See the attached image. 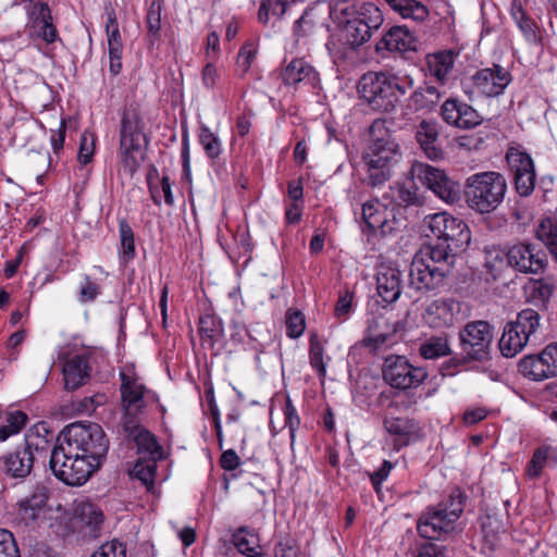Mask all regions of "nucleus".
<instances>
[{
    "mask_svg": "<svg viewBox=\"0 0 557 557\" xmlns=\"http://www.w3.org/2000/svg\"><path fill=\"white\" fill-rule=\"evenodd\" d=\"M461 248H451L445 242L435 240L421 249L414 257L409 270V284L418 292H430L444 285L450 273L455 256Z\"/></svg>",
    "mask_w": 557,
    "mask_h": 557,
    "instance_id": "1",
    "label": "nucleus"
},
{
    "mask_svg": "<svg viewBox=\"0 0 557 557\" xmlns=\"http://www.w3.org/2000/svg\"><path fill=\"white\" fill-rule=\"evenodd\" d=\"M370 141L363 154L367 182L375 187L391 177V169L400 157V147L386 121L376 119L370 126Z\"/></svg>",
    "mask_w": 557,
    "mask_h": 557,
    "instance_id": "2",
    "label": "nucleus"
},
{
    "mask_svg": "<svg viewBox=\"0 0 557 557\" xmlns=\"http://www.w3.org/2000/svg\"><path fill=\"white\" fill-rule=\"evenodd\" d=\"M412 88V79L388 72H368L358 83L360 97L375 111H393L401 96Z\"/></svg>",
    "mask_w": 557,
    "mask_h": 557,
    "instance_id": "3",
    "label": "nucleus"
},
{
    "mask_svg": "<svg viewBox=\"0 0 557 557\" xmlns=\"http://www.w3.org/2000/svg\"><path fill=\"white\" fill-rule=\"evenodd\" d=\"M507 181L496 171L471 174L465 180L463 194L470 209L485 214L496 210L505 199Z\"/></svg>",
    "mask_w": 557,
    "mask_h": 557,
    "instance_id": "4",
    "label": "nucleus"
},
{
    "mask_svg": "<svg viewBox=\"0 0 557 557\" xmlns=\"http://www.w3.org/2000/svg\"><path fill=\"white\" fill-rule=\"evenodd\" d=\"M465 495L459 488L453 490L448 498L430 506L420 516L417 524L419 534L429 540H440L455 530L463 511Z\"/></svg>",
    "mask_w": 557,
    "mask_h": 557,
    "instance_id": "5",
    "label": "nucleus"
},
{
    "mask_svg": "<svg viewBox=\"0 0 557 557\" xmlns=\"http://www.w3.org/2000/svg\"><path fill=\"white\" fill-rule=\"evenodd\" d=\"M61 443L67 446L69 454H79L95 470L100 468L109 449V441L97 423L71 424L66 428Z\"/></svg>",
    "mask_w": 557,
    "mask_h": 557,
    "instance_id": "6",
    "label": "nucleus"
},
{
    "mask_svg": "<svg viewBox=\"0 0 557 557\" xmlns=\"http://www.w3.org/2000/svg\"><path fill=\"white\" fill-rule=\"evenodd\" d=\"M147 146L145 123L135 110H125L120 123L119 154L125 171L133 174L140 166Z\"/></svg>",
    "mask_w": 557,
    "mask_h": 557,
    "instance_id": "7",
    "label": "nucleus"
},
{
    "mask_svg": "<svg viewBox=\"0 0 557 557\" xmlns=\"http://www.w3.org/2000/svg\"><path fill=\"white\" fill-rule=\"evenodd\" d=\"M67 446L60 442L50 453L52 473L67 485H83L96 471L79 454H69Z\"/></svg>",
    "mask_w": 557,
    "mask_h": 557,
    "instance_id": "8",
    "label": "nucleus"
},
{
    "mask_svg": "<svg viewBox=\"0 0 557 557\" xmlns=\"http://www.w3.org/2000/svg\"><path fill=\"white\" fill-rule=\"evenodd\" d=\"M512 77L508 70L494 64L476 71L473 75L461 82L462 90L470 100L481 97H496L504 92Z\"/></svg>",
    "mask_w": 557,
    "mask_h": 557,
    "instance_id": "9",
    "label": "nucleus"
},
{
    "mask_svg": "<svg viewBox=\"0 0 557 557\" xmlns=\"http://www.w3.org/2000/svg\"><path fill=\"white\" fill-rule=\"evenodd\" d=\"M465 361H484L490 358L493 327L487 321L468 322L459 332Z\"/></svg>",
    "mask_w": 557,
    "mask_h": 557,
    "instance_id": "10",
    "label": "nucleus"
},
{
    "mask_svg": "<svg viewBox=\"0 0 557 557\" xmlns=\"http://www.w3.org/2000/svg\"><path fill=\"white\" fill-rule=\"evenodd\" d=\"M428 377L423 367H417L404 356H393L385 360L383 379L394 388H417Z\"/></svg>",
    "mask_w": 557,
    "mask_h": 557,
    "instance_id": "11",
    "label": "nucleus"
},
{
    "mask_svg": "<svg viewBox=\"0 0 557 557\" xmlns=\"http://www.w3.org/2000/svg\"><path fill=\"white\" fill-rule=\"evenodd\" d=\"M410 172L413 178L418 180L445 202L454 203L458 200V184L451 181L443 170L426 163L416 162L412 164Z\"/></svg>",
    "mask_w": 557,
    "mask_h": 557,
    "instance_id": "12",
    "label": "nucleus"
},
{
    "mask_svg": "<svg viewBox=\"0 0 557 557\" xmlns=\"http://www.w3.org/2000/svg\"><path fill=\"white\" fill-rule=\"evenodd\" d=\"M428 226L435 240L445 242L451 248H463L470 243V231L468 225L446 213L440 212L429 216Z\"/></svg>",
    "mask_w": 557,
    "mask_h": 557,
    "instance_id": "13",
    "label": "nucleus"
},
{
    "mask_svg": "<svg viewBox=\"0 0 557 557\" xmlns=\"http://www.w3.org/2000/svg\"><path fill=\"white\" fill-rule=\"evenodd\" d=\"M48 442L40 436H28L24 445L15 448L14 451L3 457L4 472L16 479L26 478L34 466L36 455H42Z\"/></svg>",
    "mask_w": 557,
    "mask_h": 557,
    "instance_id": "14",
    "label": "nucleus"
},
{
    "mask_svg": "<svg viewBox=\"0 0 557 557\" xmlns=\"http://www.w3.org/2000/svg\"><path fill=\"white\" fill-rule=\"evenodd\" d=\"M25 10L28 16L26 28L32 40L41 39L47 45L60 40L48 3L40 0H29V5H25Z\"/></svg>",
    "mask_w": 557,
    "mask_h": 557,
    "instance_id": "15",
    "label": "nucleus"
},
{
    "mask_svg": "<svg viewBox=\"0 0 557 557\" xmlns=\"http://www.w3.org/2000/svg\"><path fill=\"white\" fill-rule=\"evenodd\" d=\"M120 379L122 407L125 411L122 422L128 417L131 419H136V416L140 413L150 401H159L158 395L154 392L147 389L137 377L129 376L124 372H121Z\"/></svg>",
    "mask_w": 557,
    "mask_h": 557,
    "instance_id": "16",
    "label": "nucleus"
},
{
    "mask_svg": "<svg viewBox=\"0 0 557 557\" xmlns=\"http://www.w3.org/2000/svg\"><path fill=\"white\" fill-rule=\"evenodd\" d=\"M507 262L516 271L524 274H539L547 265L545 252L534 244L520 243L507 251Z\"/></svg>",
    "mask_w": 557,
    "mask_h": 557,
    "instance_id": "17",
    "label": "nucleus"
},
{
    "mask_svg": "<svg viewBox=\"0 0 557 557\" xmlns=\"http://www.w3.org/2000/svg\"><path fill=\"white\" fill-rule=\"evenodd\" d=\"M461 307L454 298H438L425 307L422 319L433 329L450 327L458 321Z\"/></svg>",
    "mask_w": 557,
    "mask_h": 557,
    "instance_id": "18",
    "label": "nucleus"
},
{
    "mask_svg": "<svg viewBox=\"0 0 557 557\" xmlns=\"http://www.w3.org/2000/svg\"><path fill=\"white\" fill-rule=\"evenodd\" d=\"M123 430L135 442L141 458H162V448L153 434L141 428L136 419H124Z\"/></svg>",
    "mask_w": 557,
    "mask_h": 557,
    "instance_id": "19",
    "label": "nucleus"
},
{
    "mask_svg": "<svg viewBox=\"0 0 557 557\" xmlns=\"http://www.w3.org/2000/svg\"><path fill=\"white\" fill-rule=\"evenodd\" d=\"M362 219L367 227L385 236L394 231L395 218L379 200L367 201L362 205Z\"/></svg>",
    "mask_w": 557,
    "mask_h": 557,
    "instance_id": "20",
    "label": "nucleus"
},
{
    "mask_svg": "<svg viewBox=\"0 0 557 557\" xmlns=\"http://www.w3.org/2000/svg\"><path fill=\"white\" fill-rule=\"evenodd\" d=\"M376 51L406 52L416 49V37L406 26H393L376 42Z\"/></svg>",
    "mask_w": 557,
    "mask_h": 557,
    "instance_id": "21",
    "label": "nucleus"
},
{
    "mask_svg": "<svg viewBox=\"0 0 557 557\" xmlns=\"http://www.w3.org/2000/svg\"><path fill=\"white\" fill-rule=\"evenodd\" d=\"M49 493L45 486L36 487L29 497L20 502L17 511L20 519L26 525L38 520L45 513Z\"/></svg>",
    "mask_w": 557,
    "mask_h": 557,
    "instance_id": "22",
    "label": "nucleus"
},
{
    "mask_svg": "<svg viewBox=\"0 0 557 557\" xmlns=\"http://www.w3.org/2000/svg\"><path fill=\"white\" fill-rule=\"evenodd\" d=\"M64 388L75 391L89 379L90 367L85 356H74L63 366Z\"/></svg>",
    "mask_w": 557,
    "mask_h": 557,
    "instance_id": "23",
    "label": "nucleus"
},
{
    "mask_svg": "<svg viewBox=\"0 0 557 557\" xmlns=\"http://www.w3.org/2000/svg\"><path fill=\"white\" fill-rule=\"evenodd\" d=\"M416 139L429 159L438 160L443 158V150L437 145L438 126L436 122L422 121L417 127Z\"/></svg>",
    "mask_w": 557,
    "mask_h": 557,
    "instance_id": "24",
    "label": "nucleus"
},
{
    "mask_svg": "<svg viewBox=\"0 0 557 557\" xmlns=\"http://www.w3.org/2000/svg\"><path fill=\"white\" fill-rule=\"evenodd\" d=\"M457 53L453 50L438 51L426 55L428 71L431 77L444 85L454 69Z\"/></svg>",
    "mask_w": 557,
    "mask_h": 557,
    "instance_id": "25",
    "label": "nucleus"
},
{
    "mask_svg": "<svg viewBox=\"0 0 557 557\" xmlns=\"http://www.w3.org/2000/svg\"><path fill=\"white\" fill-rule=\"evenodd\" d=\"M283 82L287 86L300 84H313L317 81V72L302 59L293 60L281 73Z\"/></svg>",
    "mask_w": 557,
    "mask_h": 557,
    "instance_id": "26",
    "label": "nucleus"
},
{
    "mask_svg": "<svg viewBox=\"0 0 557 557\" xmlns=\"http://www.w3.org/2000/svg\"><path fill=\"white\" fill-rule=\"evenodd\" d=\"M510 15L529 44L537 45L541 42L539 26L528 16L520 0L511 2Z\"/></svg>",
    "mask_w": 557,
    "mask_h": 557,
    "instance_id": "27",
    "label": "nucleus"
},
{
    "mask_svg": "<svg viewBox=\"0 0 557 557\" xmlns=\"http://www.w3.org/2000/svg\"><path fill=\"white\" fill-rule=\"evenodd\" d=\"M377 293L385 302L396 301L401 293L400 272L396 269H387L380 272L376 278Z\"/></svg>",
    "mask_w": 557,
    "mask_h": 557,
    "instance_id": "28",
    "label": "nucleus"
},
{
    "mask_svg": "<svg viewBox=\"0 0 557 557\" xmlns=\"http://www.w3.org/2000/svg\"><path fill=\"white\" fill-rule=\"evenodd\" d=\"M529 343V339L521 334L511 322L504 326L498 346L502 355L506 358H512L518 355Z\"/></svg>",
    "mask_w": 557,
    "mask_h": 557,
    "instance_id": "29",
    "label": "nucleus"
},
{
    "mask_svg": "<svg viewBox=\"0 0 557 557\" xmlns=\"http://www.w3.org/2000/svg\"><path fill=\"white\" fill-rule=\"evenodd\" d=\"M342 13L346 16V20L343 21V32L347 44L350 46H360L371 38L374 29L351 17L349 8L342 9Z\"/></svg>",
    "mask_w": 557,
    "mask_h": 557,
    "instance_id": "30",
    "label": "nucleus"
},
{
    "mask_svg": "<svg viewBox=\"0 0 557 557\" xmlns=\"http://www.w3.org/2000/svg\"><path fill=\"white\" fill-rule=\"evenodd\" d=\"M554 290V284L547 278L530 280L524 286L527 300L542 309L546 308Z\"/></svg>",
    "mask_w": 557,
    "mask_h": 557,
    "instance_id": "31",
    "label": "nucleus"
},
{
    "mask_svg": "<svg viewBox=\"0 0 557 557\" xmlns=\"http://www.w3.org/2000/svg\"><path fill=\"white\" fill-rule=\"evenodd\" d=\"M392 10L404 18L423 22L429 16V9L418 0H385Z\"/></svg>",
    "mask_w": 557,
    "mask_h": 557,
    "instance_id": "32",
    "label": "nucleus"
},
{
    "mask_svg": "<svg viewBox=\"0 0 557 557\" xmlns=\"http://www.w3.org/2000/svg\"><path fill=\"white\" fill-rule=\"evenodd\" d=\"M232 541L240 554L248 557H262L258 550L260 548L259 537L253 531L247 528H239L233 534Z\"/></svg>",
    "mask_w": 557,
    "mask_h": 557,
    "instance_id": "33",
    "label": "nucleus"
},
{
    "mask_svg": "<svg viewBox=\"0 0 557 557\" xmlns=\"http://www.w3.org/2000/svg\"><path fill=\"white\" fill-rule=\"evenodd\" d=\"M350 16L360 21L366 26L377 30L383 24L384 17L381 10L373 3L367 2L359 7L349 8Z\"/></svg>",
    "mask_w": 557,
    "mask_h": 557,
    "instance_id": "34",
    "label": "nucleus"
},
{
    "mask_svg": "<svg viewBox=\"0 0 557 557\" xmlns=\"http://www.w3.org/2000/svg\"><path fill=\"white\" fill-rule=\"evenodd\" d=\"M519 372L525 377H530L534 381H543L552 377L548 374L544 360L541 355H529L523 357L518 364Z\"/></svg>",
    "mask_w": 557,
    "mask_h": 557,
    "instance_id": "35",
    "label": "nucleus"
},
{
    "mask_svg": "<svg viewBox=\"0 0 557 557\" xmlns=\"http://www.w3.org/2000/svg\"><path fill=\"white\" fill-rule=\"evenodd\" d=\"M536 237L557 261V219L552 216L544 218L537 226Z\"/></svg>",
    "mask_w": 557,
    "mask_h": 557,
    "instance_id": "36",
    "label": "nucleus"
},
{
    "mask_svg": "<svg viewBox=\"0 0 557 557\" xmlns=\"http://www.w3.org/2000/svg\"><path fill=\"white\" fill-rule=\"evenodd\" d=\"M511 323L517 330L523 334L529 341L535 335L541 325V315L539 311L527 308L521 310L515 321Z\"/></svg>",
    "mask_w": 557,
    "mask_h": 557,
    "instance_id": "37",
    "label": "nucleus"
},
{
    "mask_svg": "<svg viewBox=\"0 0 557 557\" xmlns=\"http://www.w3.org/2000/svg\"><path fill=\"white\" fill-rule=\"evenodd\" d=\"M162 7L161 0H153L147 12V40L150 47L160 39Z\"/></svg>",
    "mask_w": 557,
    "mask_h": 557,
    "instance_id": "38",
    "label": "nucleus"
},
{
    "mask_svg": "<svg viewBox=\"0 0 557 557\" xmlns=\"http://www.w3.org/2000/svg\"><path fill=\"white\" fill-rule=\"evenodd\" d=\"M120 234V259L123 263H127L135 257V237L134 232L125 219L119 221Z\"/></svg>",
    "mask_w": 557,
    "mask_h": 557,
    "instance_id": "39",
    "label": "nucleus"
},
{
    "mask_svg": "<svg viewBox=\"0 0 557 557\" xmlns=\"http://www.w3.org/2000/svg\"><path fill=\"white\" fill-rule=\"evenodd\" d=\"M442 94L435 86H420L410 97L413 107L417 110L431 109L441 99Z\"/></svg>",
    "mask_w": 557,
    "mask_h": 557,
    "instance_id": "40",
    "label": "nucleus"
},
{
    "mask_svg": "<svg viewBox=\"0 0 557 557\" xmlns=\"http://www.w3.org/2000/svg\"><path fill=\"white\" fill-rule=\"evenodd\" d=\"M448 339L442 336H433L422 343L419 348L424 359H437L450 355Z\"/></svg>",
    "mask_w": 557,
    "mask_h": 557,
    "instance_id": "41",
    "label": "nucleus"
},
{
    "mask_svg": "<svg viewBox=\"0 0 557 557\" xmlns=\"http://www.w3.org/2000/svg\"><path fill=\"white\" fill-rule=\"evenodd\" d=\"M160 458H141L139 457L133 468V475L140 480L150 490L154 484L157 471V461Z\"/></svg>",
    "mask_w": 557,
    "mask_h": 557,
    "instance_id": "42",
    "label": "nucleus"
},
{
    "mask_svg": "<svg viewBox=\"0 0 557 557\" xmlns=\"http://www.w3.org/2000/svg\"><path fill=\"white\" fill-rule=\"evenodd\" d=\"M77 517L82 524L90 528L91 532L98 530L103 522V513L100 508L91 503H83L77 508Z\"/></svg>",
    "mask_w": 557,
    "mask_h": 557,
    "instance_id": "43",
    "label": "nucleus"
},
{
    "mask_svg": "<svg viewBox=\"0 0 557 557\" xmlns=\"http://www.w3.org/2000/svg\"><path fill=\"white\" fill-rule=\"evenodd\" d=\"M324 17L319 16L317 9L310 8L306 10L295 23V35L300 37L312 33L315 27L324 25Z\"/></svg>",
    "mask_w": 557,
    "mask_h": 557,
    "instance_id": "44",
    "label": "nucleus"
},
{
    "mask_svg": "<svg viewBox=\"0 0 557 557\" xmlns=\"http://www.w3.org/2000/svg\"><path fill=\"white\" fill-rule=\"evenodd\" d=\"M108 39V50L110 58V72L113 75L120 73L122 69V52H123V42L120 32L112 30V34L107 35Z\"/></svg>",
    "mask_w": 557,
    "mask_h": 557,
    "instance_id": "45",
    "label": "nucleus"
},
{
    "mask_svg": "<svg viewBox=\"0 0 557 557\" xmlns=\"http://www.w3.org/2000/svg\"><path fill=\"white\" fill-rule=\"evenodd\" d=\"M506 159L513 175L534 169V163L530 154L518 148H510L506 154Z\"/></svg>",
    "mask_w": 557,
    "mask_h": 557,
    "instance_id": "46",
    "label": "nucleus"
},
{
    "mask_svg": "<svg viewBox=\"0 0 557 557\" xmlns=\"http://www.w3.org/2000/svg\"><path fill=\"white\" fill-rule=\"evenodd\" d=\"M507 265H509L507 262V251L500 249L486 251L485 267L494 280H497L502 275Z\"/></svg>",
    "mask_w": 557,
    "mask_h": 557,
    "instance_id": "47",
    "label": "nucleus"
},
{
    "mask_svg": "<svg viewBox=\"0 0 557 557\" xmlns=\"http://www.w3.org/2000/svg\"><path fill=\"white\" fill-rule=\"evenodd\" d=\"M385 430L393 435L399 437L400 443L397 444L398 447L408 444V436L411 432V424L409 420L403 418H385L384 420Z\"/></svg>",
    "mask_w": 557,
    "mask_h": 557,
    "instance_id": "48",
    "label": "nucleus"
},
{
    "mask_svg": "<svg viewBox=\"0 0 557 557\" xmlns=\"http://www.w3.org/2000/svg\"><path fill=\"white\" fill-rule=\"evenodd\" d=\"M481 527L484 540L491 547L497 544L499 534L505 532L502 521L492 515H486L482 518Z\"/></svg>",
    "mask_w": 557,
    "mask_h": 557,
    "instance_id": "49",
    "label": "nucleus"
},
{
    "mask_svg": "<svg viewBox=\"0 0 557 557\" xmlns=\"http://www.w3.org/2000/svg\"><path fill=\"white\" fill-rule=\"evenodd\" d=\"M323 352H324V348H323L318 335L311 334L310 341H309V359H310V364L312 366V368H314L317 370L318 375L320 377H324L326 374V368L323 362Z\"/></svg>",
    "mask_w": 557,
    "mask_h": 557,
    "instance_id": "50",
    "label": "nucleus"
},
{
    "mask_svg": "<svg viewBox=\"0 0 557 557\" xmlns=\"http://www.w3.org/2000/svg\"><path fill=\"white\" fill-rule=\"evenodd\" d=\"M223 331L221 320L212 313H205L199 319V334L201 338L215 339Z\"/></svg>",
    "mask_w": 557,
    "mask_h": 557,
    "instance_id": "51",
    "label": "nucleus"
},
{
    "mask_svg": "<svg viewBox=\"0 0 557 557\" xmlns=\"http://www.w3.org/2000/svg\"><path fill=\"white\" fill-rule=\"evenodd\" d=\"M198 138L208 158L216 159L220 156L221 143L208 126H200Z\"/></svg>",
    "mask_w": 557,
    "mask_h": 557,
    "instance_id": "52",
    "label": "nucleus"
},
{
    "mask_svg": "<svg viewBox=\"0 0 557 557\" xmlns=\"http://www.w3.org/2000/svg\"><path fill=\"white\" fill-rule=\"evenodd\" d=\"M457 114L459 116L457 117L458 121L455 123V126L459 128H471L482 122V117L475 109L459 100Z\"/></svg>",
    "mask_w": 557,
    "mask_h": 557,
    "instance_id": "53",
    "label": "nucleus"
},
{
    "mask_svg": "<svg viewBox=\"0 0 557 557\" xmlns=\"http://www.w3.org/2000/svg\"><path fill=\"white\" fill-rule=\"evenodd\" d=\"M286 334L290 338L300 337L306 330V320L302 312L288 310L286 312Z\"/></svg>",
    "mask_w": 557,
    "mask_h": 557,
    "instance_id": "54",
    "label": "nucleus"
},
{
    "mask_svg": "<svg viewBox=\"0 0 557 557\" xmlns=\"http://www.w3.org/2000/svg\"><path fill=\"white\" fill-rule=\"evenodd\" d=\"M257 57V48L251 42L245 44L238 52L236 66L240 76H244L250 70L253 60Z\"/></svg>",
    "mask_w": 557,
    "mask_h": 557,
    "instance_id": "55",
    "label": "nucleus"
},
{
    "mask_svg": "<svg viewBox=\"0 0 557 557\" xmlns=\"http://www.w3.org/2000/svg\"><path fill=\"white\" fill-rule=\"evenodd\" d=\"M149 189L151 194V198L154 202V205L160 206L161 205V194L164 197V201L168 206H173L174 203V197L172 194L171 183L170 178L166 175H163L160 182V187L154 186L151 183H149Z\"/></svg>",
    "mask_w": 557,
    "mask_h": 557,
    "instance_id": "56",
    "label": "nucleus"
},
{
    "mask_svg": "<svg viewBox=\"0 0 557 557\" xmlns=\"http://www.w3.org/2000/svg\"><path fill=\"white\" fill-rule=\"evenodd\" d=\"M535 169L513 175L517 193L520 196H530L535 187Z\"/></svg>",
    "mask_w": 557,
    "mask_h": 557,
    "instance_id": "57",
    "label": "nucleus"
},
{
    "mask_svg": "<svg viewBox=\"0 0 557 557\" xmlns=\"http://www.w3.org/2000/svg\"><path fill=\"white\" fill-rule=\"evenodd\" d=\"M90 557H126V545L117 540L103 543Z\"/></svg>",
    "mask_w": 557,
    "mask_h": 557,
    "instance_id": "58",
    "label": "nucleus"
},
{
    "mask_svg": "<svg viewBox=\"0 0 557 557\" xmlns=\"http://www.w3.org/2000/svg\"><path fill=\"white\" fill-rule=\"evenodd\" d=\"M0 557H21L12 532L5 529H0Z\"/></svg>",
    "mask_w": 557,
    "mask_h": 557,
    "instance_id": "59",
    "label": "nucleus"
},
{
    "mask_svg": "<svg viewBox=\"0 0 557 557\" xmlns=\"http://www.w3.org/2000/svg\"><path fill=\"white\" fill-rule=\"evenodd\" d=\"M95 152V136L91 133L84 132L81 137V145L78 150V161L82 164H87L91 161Z\"/></svg>",
    "mask_w": 557,
    "mask_h": 557,
    "instance_id": "60",
    "label": "nucleus"
},
{
    "mask_svg": "<svg viewBox=\"0 0 557 557\" xmlns=\"http://www.w3.org/2000/svg\"><path fill=\"white\" fill-rule=\"evenodd\" d=\"M284 414H285V425L289 429L292 445L294 444L295 440V432L298 429L300 424V419L297 414V410L294 407L290 397L287 395L285 400V408H284Z\"/></svg>",
    "mask_w": 557,
    "mask_h": 557,
    "instance_id": "61",
    "label": "nucleus"
},
{
    "mask_svg": "<svg viewBox=\"0 0 557 557\" xmlns=\"http://www.w3.org/2000/svg\"><path fill=\"white\" fill-rule=\"evenodd\" d=\"M544 360L546 370L552 376L557 375V343L547 345L540 354Z\"/></svg>",
    "mask_w": 557,
    "mask_h": 557,
    "instance_id": "62",
    "label": "nucleus"
},
{
    "mask_svg": "<svg viewBox=\"0 0 557 557\" xmlns=\"http://www.w3.org/2000/svg\"><path fill=\"white\" fill-rule=\"evenodd\" d=\"M397 199L405 206H411L419 203L418 189L413 184L409 186H399L397 191Z\"/></svg>",
    "mask_w": 557,
    "mask_h": 557,
    "instance_id": "63",
    "label": "nucleus"
},
{
    "mask_svg": "<svg viewBox=\"0 0 557 557\" xmlns=\"http://www.w3.org/2000/svg\"><path fill=\"white\" fill-rule=\"evenodd\" d=\"M220 81V75L212 62H208L201 72V82L206 89H213L218 82Z\"/></svg>",
    "mask_w": 557,
    "mask_h": 557,
    "instance_id": "64",
    "label": "nucleus"
}]
</instances>
